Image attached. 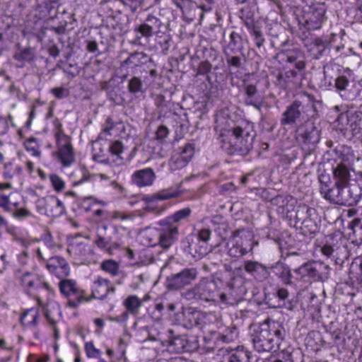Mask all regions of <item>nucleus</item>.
Here are the masks:
<instances>
[{
	"instance_id": "nucleus-29",
	"label": "nucleus",
	"mask_w": 362,
	"mask_h": 362,
	"mask_svg": "<svg viewBox=\"0 0 362 362\" xmlns=\"http://www.w3.org/2000/svg\"><path fill=\"white\" fill-rule=\"evenodd\" d=\"M125 132L124 122L120 119H114L111 116L105 119L102 132L98 136V140H107L108 136L117 135Z\"/></svg>"
},
{
	"instance_id": "nucleus-28",
	"label": "nucleus",
	"mask_w": 362,
	"mask_h": 362,
	"mask_svg": "<svg viewBox=\"0 0 362 362\" xmlns=\"http://www.w3.org/2000/svg\"><path fill=\"white\" fill-rule=\"evenodd\" d=\"M244 49L242 35L235 30H230L228 39L225 40L224 52L226 55L235 54H240L243 57Z\"/></svg>"
},
{
	"instance_id": "nucleus-40",
	"label": "nucleus",
	"mask_w": 362,
	"mask_h": 362,
	"mask_svg": "<svg viewBox=\"0 0 362 362\" xmlns=\"http://www.w3.org/2000/svg\"><path fill=\"white\" fill-rule=\"evenodd\" d=\"M191 209L185 207L175 211L172 215L167 216L165 218L163 219V221L170 226H176L179 229V226L182 221L187 220L191 215Z\"/></svg>"
},
{
	"instance_id": "nucleus-46",
	"label": "nucleus",
	"mask_w": 362,
	"mask_h": 362,
	"mask_svg": "<svg viewBox=\"0 0 362 362\" xmlns=\"http://www.w3.org/2000/svg\"><path fill=\"white\" fill-rule=\"evenodd\" d=\"M127 90L129 93L136 97L146 92L143 81L138 76H132L127 81Z\"/></svg>"
},
{
	"instance_id": "nucleus-50",
	"label": "nucleus",
	"mask_w": 362,
	"mask_h": 362,
	"mask_svg": "<svg viewBox=\"0 0 362 362\" xmlns=\"http://www.w3.org/2000/svg\"><path fill=\"white\" fill-rule=\"evenodd\" d=\"M124 150V144L119 140L111 141L108 148L110 153L112 156H116L117 160L119 161V164L123 163L124 158L122 157V154L123 153Z\"/></svg>"
},
{
	"instance_id": "nucleus-22",
	"label": "nucleus",
	"mask_w": 362,
	"mask_h": 362,
	"mask_svg": "<svg viewBox=\"0 0 362 362\" xmlns=\"http://www.w3.org/2000/svg\"><path fill=\"white\" fill-rule=\"evenodd\" d=\"M21 283L29 296H37V291L39 289H45L49 293H54V290L48 283L43 281L37 276L30 272H25L21 276Z\"/></svg>"
},
{
	"instance_id": "nucleus-18",
	"label": "nucleus",
	"mask_w": 362,
	"mask_h": 362,
	"mask_svg": "<svg viewBox=\"0 0 362 362\" xmlns=\"http://www.w3.org/2000/svg\"><path fill=\"white\" fill-rule=\"evenodd\" d=\"M334 86L340 97L346 100H354L362 93V84L354 79L341 75L336 78Z\"/></svg>"
},
{
	"instance_id": "nucleus-39",
	"label": "nucleus",
	"mask_w": 362,
	"mask_h": 362,
	"mask_svg": "<svg viewBox=\"0 0 362 362\" xmlns=\"http://www.w3.org/2000/svg\"><path fill=\"white\" fill-rule=\"evenodd\" d=\"M182 194V191L172 187L162 189L156 194L148 196L145 200L148 202H154L156 201H165L173 198L178 197Z\"/></svg>"
},
{
	"instance_id": "nucleus-49",
	"label": "nucleus",
	"mask_w": 362,
	"mask_h": 362,
	"mask_svg": "<svg viewBox=\"0 0 362 362\" xmlns=\"http://www.w3.org/2000/svg\"><path fill=\"white\" fill-rule=\"evenodd\" d=\"M13 58L18 62H33L35 58V50L30 47L19 49L15 53Z\"/></svg>"
},
{
	"instance_id": "nucleus-27",
	"label": "nucleus",
	"mask_w": 362,
	"mask_h": 362,
	"mask_svg": "<svg viewBox=\"0 0 362 362\" xmlns=\"http://www.w3.org/2000/svg\"><path fill=\"white\" fill-rule=\"evenodd\" d=\"M243 94L244 103L247 106H252L260 111L262 107L263 99L259 95L255 85L244 83L243 86Z\"/></svg>"
},
{
	"instance_id": "nucleus-5",
	"label": "nucleus",
	"mask_w": 362,
	"mask_h": 362,
	"mask_svg": "<svg viewBox=\"0 0 362 362\" xmlns=\"http://www.w3.org/2000/svg\"><path fill=\"white\" fill-rule=\"evenodd\" d=\"M250 338L256 351L270 352L280 349L285 338V329L277 322L267 319L254 326Z\"/></svg>"
},
{
	"instance_id": "nucleus-41",
	"label": "nucleus",
	"mask_w": 362,
	"mask_h": 362,
	"mask_svg": "<svg viewBox=\"0 0 362 362\" xmlns=\"http://www.w3.org/2000/svg\"><path fill=\"white\" fill-rule=\"evenodd\" d=\"M39 317V310L36 308H30L23 312L20 321L26 327L36 329L38 325Z\"/></svg>"
},
{
	"instance_id": "nucleus-4",
	"label": "nucleus",
	"mask_w": 362,
	"mask_h": 362,
	"mask_svg": "<svg viewBox=\"0 0 362 362\" xmlns=\"http://www.w3.org/2000/svg\"><path fill=\"white\" fill-rule=\"evenodd\" d=\"M255 136L253 124L245 123L222 133L218 140L221 148L228 155L246 156L253 148Z\"/></svg>"
},
{
	"instance_id": "nucleus-55",
	"label": "nucleus",
	"mask_w": 362,
	"mask_h": 362,
	"mask_svg": "<svg viewBox=\"0 0 362 362\" xmlns=\"http://www.w3.org/2000/svg\"><path fill=\"white\" fill-rule=\"evenodd\" d=\"M24 146L26 151L32 153V155L36 157L40 156V151H39V146L37 143L35 137H30L24 142Z\"/></svg>"
},
{
	"instance_id": "nucleus-61",
	"label": "nucleus",
	"mask_w": 362,
	"mask_h": 362,
	"mask_svg": "<svg viewBox=\"0 0 362 362\" xmlns=\"http://www.w3.org/2000/svg\"><path fill=\"white\" fill-rule=\"evenodd\" d=\"M49 180L52 187L57 192H61L64 189L65 183L58 175L51 174Z\"/></svg>"
},
{
	"instance_id": "nucleus-30",
	"label": "nucleus",
	"mask_w": 362,
	"mask_h": 362,
	"mask_svg": "<svg viewBox=\"0 0 362 362\" xmlns=\"http://www.w3.org/2000/svg\"><path fill=\"white\" fill-rule=\"evenodd\" d=\"M288 291L284 288H273L269 291L264 289V298L266 303L270 307H283L286 306V300L288 298Z\"/></svg>"
},
{
	"instance_id": "nucleus-63",
	"label": "nucleus",
	"mask_w": 362,
	"mask_h": 362,
	"mask_svg": "<svg viewBox=\"0 0 362 362\" xmlns=\"http://www.w3.org/2000/svg\"><path fill=\"white\" fill-rule=\"evenodd\" d=\"M351 183L358 189V194L362 197V171L356 172L354 170Z\"/></svg>"
},
{
	"instance_id": "nucleus-11",
	"label": "nucleus",
	"mask_w": 362,
	"mask_h": 362,
	"mask_svg": "<svg viewBox=\"0 0 362 362\" xmlns=\"http://www.w3.org/2000/svg\"><path fill=\"white\" fill-rule=\"evenodd\" d=\"M295 134L297 142L308 154H310L316 148L320 140V131L312 118L298 125Z\"/></svg>"
},
{
	"instance_id": "nucleus-26",
	"label": "nucleus",
	"mask_w": 362,
	"mask_h": 362,
	"mask_svg": "<svg viewBox=\"0 0 362 362\" xmlns=\"http://www.w3.org/2000/svg\"><path fill=\"white\" fill-rule=\"evenodd\" d=\"M126 310L121 315H117L112 319V321L117 322H126L129 315H136L139 313V308L142 305L141 300L135 295L129 296L122 303Z\"/></svg>"
},
{
	"instance_id": "nucleus-8",
	"label": "nucleus",
	"mask_w": 362,
	"mask_h": 362,
	"mask_svg": "<svg viewBox=\"0 0 362 362\" xmlns=\"http://www.w3.org/2000/svg\"><path fill=\"white\" fill-rule=\"evenodd\" d=\"M160 16L159 13H148L139 24L135 25L134 28L135 36L132 44L144 46L153 35L166 29V25Z\"/></svg>"
},
{
	"instance_id": "nucleus-31",
	"label": "nucleus",
	"mask_w": 362,
	"mask_h": 362,
	"mask_svg": "<svg viewBox=\"0 0 362 362\" xmlns=\"http://www.w3.org/2000/svg\"><path fill=\"white\" fill-rule=\"evenodd\" d=\"M156 178L153 170L151 168H146L134 171L131 176V181L137 187H144L151 186Z\"/></svg>"
},
{
	"instance_id": "nucleus-54",
	"label": "nucleus",
	"mask_w": 362,
	"mask_h": 362,
	"mask_svg": "<svg viewBox=\"0 0 362 362\" xmlns=\"http://www.w3.org/2000/svg\"><path fill=\"white\" fill-rule=\"evenodd\" d=\"M188 163L177 153L172 156L169 161V166L171 170L175 171L184 168Z\"/></svg>"
},
{
	"instance_id": "nucleus-20",
	"label": "nucleus",
	"mask_w": 362,
	"mask_h": 362,
	"mask_svg": "<svg viewBox=\"0 0 362 362\" xmlns=\"http://www.w3.org/2000/svg\"><path fill=\"white\" fill-rule=\"evenodd\" d=\"M37 206L39 212L53 218H59L66 213L62 202L53 195L39 199Z\"/></svg>"
},
{
	"instance_id": "nucleus-62",
	"label": "nucleus",
	"mask_w": 362,
	"mask_h": 362,
	"mask_svg": "<svg viewBox=\"0 0 362 362\" xmlns=\"http://www.w3.org/2000/svg\"><path fill=\"white\" fill-rule=\"evenodd\" d=\"M85 351L88 358H100L101 351L96 349L92 341H88L85 344Z\"/></svg>"
},
{
	"instance_id": "nucleus-53",
	"label": "nucleus",
	"mask_w": 362,
	"mask_h": 362,
	"mask_svg": "<svg viewBox=\"0 0 362 362\" xmlns=\"http://www.w3.org/2000/svg\"><path fill=\"white\" fill-rule=\"evenodd\" d=\"M100 268L112 276H117L119 272V265L113 259L104 260L100 264Z\"/></svg>"
},
{
	"instance_id": "nucleus-52",
	"label": "nucleus",
	"mask_w": 362,
	"mask_h": 362,
	"mask_svg": "<svg viewBox=\"0 0 362 362\" xmlns=\"http://www.w3.org/2000/svg\"><path fill=\"white\" fill-rule=\"evenodd\" d=\"M248 31L252 37V40L255 42V45L259 49V51H261V49L263 47L265 42V38L260 28L257 25L255 28H252V29L248 30Z\"/></svg>"
},
{
	"instance_id": "nucleus-48",
	"label": "nucleus",
	"mask_w": 362,
	"mask_h": 362,
	"mask_svg": "<svg viewBox=\"0 0 362 362\" xmlns=\"http://www.w3.org/2000/svg\"><path fill=\"white\" fill-rule=\"evenodd\" d=\"M155 36L156 45L160 49L161 52L163 54H167L172 45V37L170 35L162 30L159 33L155 35Z\"/></svg>"
},
{
	"instance_id": "nucleus-51",
	"label": "nucleus",
	"mask_w": 362,
	"mask_h": 362,
	"mask_svg": "<svg viewBox=\"0 0 362 362\" xmlns=\"http://www.w3.org/2000/svg\"><path fill=\"white\" fill-rule=\"evenodd\" d=\"M185 320H187L188 322H184L183 326L187 329H192L194 327H197L199 325V321L201 318H204L206 316L202 315L199 313H194V312H187L184 313Z\"/></svg>"
},
{
	"instance_id": "nucleus-45",
	"label": "nucleus",
	"mask_w": 362,
	"mask_h": 362,
	"mask_svg": "<svg viewBox=\"0 0 362 362\" xmlns=\"http://www.w3.org/2000/svg\"><path fill=\"white\" fill-rule=\"evenodd\" d=\"M351 137L362 139V112H355L351 113Z\"/></svg>"
},
{
	"instance_id": "nucleus-12",
	"label": "nucleus",
	"mask_w": 362,
	"mask_h": 362,
	"mask_svg": "<svg viewBox=\"0 0 362 362\" xmlns=\"http://www.w3.org/2000/svg\"><path fill=\"white\" fill-rule=\"evenodd\" d=\"M158 225L160 228L150 230V235L154 238H149V243L168 249L178 239L179 229L176 226L168 225L163 220L158 222Z\"/></svg>"
},
{
	"instance_id": "nucleus-25",
	"label": "nucleus",
	"mask_w": 362,
	"mask_h": 362,
	"mask_svg": "<svg viewBox=\"0 0 362 362\" xmlns=\"http://www.w3.org/2000/svg\"><path fill=\"white\" fill-rule=\"evenodd\" d=\"M112 229V233L115 235V238H105L98 234L93 242L98 248L106 251L110 255L112 253L114 250L118 249L121 247V238L118 236L119 229L117 226H113Z\"/></svg>"
},
{
	"instance_id": "nucleus-59",
	"label": "nucleus",
	"mask_w": 362,
	"mask_h": 362,
	"mask_svg": "<svg viewBox=\"0 0 362 362\" xmlns=\"http://www.w3.org/2000/svg\"><path fill=\"white\" fill-rule=\"evenodd\" d=\"M226 62L230 66L235 68H240L242 65V62L245 61V55L243 57L240 54H230L226 55Z\"/></svg>"
},
{
	"instance_id": "nucleus-6",
	"label": "nucleus",
	"mask_w": 362,
	"mask_h": 362,
	"mask_svg": "<svg viewBox=\"0 0 362 362\" xmlns=\"http://www.w3.org/2000/svg\"><path fill=\"white\" fill-rule=\"evenodd\" d=\"M320 104L321 102L316 100L313 95L304 93L286 107L280 119L281 125L297 127L300 123L313 117L310 115V112L317 114V105Z\"/></svg>"
},
{
	"instance_id": "nucleus-3",
	"label": "nucleus",
	"mask_w": 362,
	"mask_h": 362,
	"mask_svg": "<svg viewBox=\"0 0 362 362\" xmlns=\"http://www.w3.org/2000/svg\"><path fill=\"white\" fill-rule=\"evenodd\" d=\"M288 41L281 44V49L276 54V59L286 66L287 70L279 72L276 77V84L282 89L293 88L300 83L305 72V55L297 46L288 47Z\"/></svg>"
},
{
	"instance_id": "nucleus-32",
	"label": "nucleus",
	"mask_w": 362,
	"mask_h": 362,
	"mask_svg": "<svg viewBox=\"0 0 362 362\" xmlns=\"http://www.w3.org/2000/svg\"><path fill=\"white\" fill-rule=\"evenodd\" d=\"M243 266L247 273L259 281L269 276V267L257 261L246 260L244 261Z\"/></svg>"
},
{
	"instance_id": "nucleus-42",
	"label": "nucleus",
	"mask_w": 362,
	"mask_h": 362,
	"mask_svg": "<svg viewBox=\"0 0 362 362\" xmlns=\"http://www.w3.org/2000/svg\"><path fill=\"white\" fill-rule=\"evenodd\" d=\"M317 214L315 208L309 206L307 204H299L296 211V223L302 224L308 219L312 218V214Z\"/></svg>"
},
{
	"instance_id": "nucleus-15",
	"label": "nucleus",
	"mask_w": 362,
	"mask_h": 362,
	"mask_svg": "<svg viewBox=\"0 0 362 362\" xmlns=\"http://www.w3.org/2000/svg\"><path fill=\"white\" fill-rule=\"evenodd\" d=\"M294 272L302 277H308L313 281L324 282L329 278L330 268L322 262H307Z\"/></svg>"
},
{
	"instance_id": "nucleus-37",
	"label": "nucleus",
	"mask_w": 362,
	"mask_h": 362,
	"mask_svg": "<svg viewBox=\"0 0 362 362\" xmlns=\"http://www.w3.org/2000/svg\"><path fill=\"white\" fill-rule=\"evenodd\" d=\"M110 281L100 276L94 281L92 286L91 298L104 300L108 294V284Z\"/></svg>"
},
{
	"instance_id": "nucleus-64",
	"label": "nucleus",
	"mask_w": 362,
	"mask_h": 362,
	"mask_svg": "<svg viewBox=\"0 0 362 362\" xmlns=\"http://www.w3.org/2000/svg\"><path fill=\"white\" fill-rule=\"evenodd\" d=\"M351 271H358L356 278L362 280V256L354 258L351 265Z\"/></svg>"
},
{
	"instance_id": "nucleus-24",
	"label": "nucleus",
	"mask_w": 362,
	"mask_h": 362,
	"mask_svg": "<svg viewBox=\"0 0 362 362\" xmlns=\"http://www.w3.org/2000/svg\"><path fill=\"white\" fill-rule=\"evenodd\" d=\"M211 336L209 338L205 336L204 339H207L214 343V345L220 346L223 344H228L235 341L238 337V331L235 326L230 325L226 327L222 332L211 330L209 332Z\"/></svg>"
},
{
	"instance_id": "nucleus-7",
	"label": "nucleus",
	"mask_w": 362,
	"mask_h": 362,
	"mask_svg": "<svg viewBox=\"0 0 362 362\" xmlns=\"http://www.w3.org/2000/svg\"><path fill=\"white\" fill-rule=\"evenodd\" d=\"M211 234L209 228H202L197 233H190L181 241V248L194 259H200L211 250L209 247Z\"/></svg>"
},
{
	"instance_id": "nucleus-2",
	"label": "nucleus",
	"mask_w": 362,
	"mask_h": 362,
	"mask_svg": "<svg viewBox=\"0 0 362 362\" xmlns=\"http://www.w3.org/2000/svg\"><path fill=\"white\" fill-rule=\"evenodd\" d=\"M334 151L337 156L332 168L334 189L327 202L339 206H354L361 197L358 189L351 183L354 173V154L344 146Z\"/></svg>"
},
{
	"instance_id": "nucleus-10",
	"label": "nucleus",
	"mask_w": 362,
	"mask_h": 362,
	"mask_svg": "<svg viewBox=\"0 0 362 362\" xmlns=\"http://www.w3.org/2000/svg\"><path fill=\"white\" fill-rule=\"evenodd\" d=\"M320 251L323 255L331 259L340 268L349 259L350 256L348 240L341 234L329 235Z\"/></svg>"
},
{
	"instance_id": "nucleus-21",
	"label": "nucleus",
	"mask_w": 362,
	"mask_h": 362,
	"mask_svg": "<svg viewBox=\"0 0 362 362\" xmlns=\"http://www.w3.org/2000/svg\"><path fill=\"white\" fill-rule=\"evenodd\" d=\"M170 339L168 340L167 346L169 351L173 353L190 352L198 348V341L196 339L189 340L185 335L173 337V331L169 329Z\"/></svg>"
},
{
	"instance_id": "nucleus-38",
	"label": "nucleus",
	"mask_w": 362,
	"mask_h": 362,
	"mask_svg": "<svg viewBox=\"0 0 362 362\" xmlns=\"http://www.w3.org/2000/svg\"><path fill=\"white\" fill-rule=\"evenodd\" d=\"M312 218L308 219L305 223L300 224V231L305 236L310 235L313 238L320 231V218L318 214H312Z\"/></svg>"
},
{
	"instance_id": "nucleus-47",
	"label": "nucleus",
	"mask_w": 362,
	"mask_h": 362,
	"mask_svg": "<svg viewBox=\"0 0 362 362\" xmlns=\"http://www.w3.org/2000/svg\"><path fill=\"white\" fill-rule=\"evenodd\" d=\"M318 180L320 182V194L326 201H328L334 189V185L332 186L330 185V177L328 175L323 173L319 175Z\"/></svg>"
},
{
	"instance_id": "nucleus-56",
	"label": "nucleus",
	"mask_w": 362,
	"mask_h": 362,
	"mask_svg": "<svg viewBox=\"0 0 362 362\" xmlns=\"http://www.w3.org/2000/svg\"><path fill=\"white\" fill-rule=\"evenodd\" d=\"M240 14V18L244 21L245 25L247 27V30H250L252 28L257 26L254 21L253 14L248 8H242Z\"/></svg>"
},
{
	"instance_id": "nucleus-19",
	"label": "nucleus",
	"mask_w": 362,
	"mask_h": 362,
	"mask_svg": "<svg viewBox=\"0 0 362 362\" xmlns=\"http://www.w3.org/2000/svg\"><path fill=\"white\" fill-rule=\"evenodd\" d=\"M36 256L39 261L46 262V268L52 274L58 279L66 278L70 274V267L66 260L60 256H52L47 258L43 256L42 251L37 249Z\"/></svg>"
},
{
	"instance_id": "nucleus-23",
	"label": "nucleus",
	"mask_w": 362,
	"mask_h": 362,
	"mask_svg": "<svg viewBox=\"0 0 362 362\" xmlns=\"http://www.w3.org/2000/svg\"><path fill=\"white\" fill-rule=\"evenodd\" d=\"M324 4H315L308 8L303 16L305 27L309 30L320 29L325 20Z\"/></svg>"
},
{
	"instance_id": "nucleus-60",
	"label": "nucleus",
	"mask_w": 362,
	"mask_h": 362,
	"mask_svg": "<svg viewBox=\"0 0 362 362\" xmlns=\"http://www.w3.org/2000/svg\"><path fill=\"white\" fill-rule=\"evenodd\" d=\"M86 244L80 243L76 245H71L68 249L67 252L70 255L83 257L86 255Z\"/></svg>"
},
{
	"instance_id": "nucleus-33",
	"label": "nucleus",
	"mask_w": 362,
	"mask_h": 362,
	"mask_svg": "<svg viewBox=\"0 0 362 362\" xmlns=\"http://www.w3.org/2000/svg\"><path fill=\"white\" fill-rule=\"evenodd\" d=\"M38 303L42 307L44 315L48 322L51 325H56L57 322L62 317V311L59 303L54 300H50L45 305L39 297H37Z\"/></svg>"
},
{
	"instance_id": "nucleus-13",
	"label": "nucleus",
	"mask_w": 362,
	"mask_h": 362,
	"mask_svg": "<svg viewBox=\"0 0 362 362\" xmlns=\"http://www.w3.org/2000/svg\"><path fill=\"white\" fill-rule=\"evenodd\" d=\"M198 276V270L195 267H187L180 272L172 274L165 278V288L168 291H178L190 286Z\"/></svg>"
},
{
	"instance_id": "nucleus-16",
	"label": "nucleus",
	"mask_w": 362,
	"mask_h": 362,
	"mask_svg": "<svg viewBox=\"0 0 362 362\" xmlns=\"http://www.w3.org/2000/svg\"><path fill=\"white\" fill-rule=\"evenodd\" d=\"M55 138L60 162L64 167L70 166L75 161V156L71 138L64 132L61 124L55 132Z\"/></svg>"
},
{
	"instance_id": "nucleus-14",
	"label": "nucleus",
	"mask_w": 362,
	"mask_h": 362,
	"mask_svg": "<svg viewBox=\"0 0 362 362\" xmlns=\"http://www.w3.org/2000/svg\"><path fill=\"white\" fill-rule=\"evenodd\" d=\"M58 285L60 293L68 300L67 306L76 308L82 303L90 301L89 298L85 297V291L78 286L76 281L64 278Z\"/></svg>"
},
{
	"instance_id": "nucleus-44",
	"label": "nucleus",
	"mask_w": 362,
	"mask_h": 362,
	"mask_svg": "<svg viewBox=\"0 0 362 362\" xmlns=\"http://www.w3.org/2000/svg\"><path fill=\"white\" fill-rule=\"evenodd\" d=\"M152 62L153 59L148 54L144 52L132 53L122 63V66L132 65L133 66H139L147 62Z\"/></svg>"
},
{
	"instance_id": "nucleus-43",
	"label": "nucleus",
	"mask_w": 362,
	"mask_h": 362,
	"mask_svg": "<svg viewBox=\"0 0 362 362\" xmlns=\"http://www.w3.org/2000/svg\"><path fill=\"white\" fill-rule=\"evenodd\" d=\"M172 119L174 122L173 127L177 136L182 137L187 129V114L182 115H178L175 112L171 114Z\"/></svg>"
},
{
	"instance_id": "nucleus-34",
	"label": "nucleus",
	"mask_w": 362,
	"mask_h": 362,
	"mask_svg": "<svg viewBox=\"0 0 362 362\" xmlns=\"http://www.w3.org/2000/svg\"><path fill=\"white\" fill-rule=\"evenodd\" d=\"M276 276L286 285H291L293 284V275L290 267L284 262L278 261L269 267V270Z\"/></svg>"
},
{
	"instance_id": "nucleus-17",
	"label": "nucleus",
	"mask_w": 362,
	"mask_h": 362,
	"mask_svg": "<svg viewBox=\"0 0 362 362\" xmlns=\"http://www.w3.org/2000/svg\"><path fill=\"white\" fill-rule=\"evenodd\" d=\"M337 35L332 33L329 35H323L315 37L312 42L305 44L307 51L313 59H320L323 57H329L332 44Z\"/></svg>"
},
{
	"instance_id": "nucleus-58",
	"label": "nucleus",
	"mask_w": 362,
	"mask_h": 362,
	"mask_svg": "<svg viewBox=\"0 0 362 362\" xmlns=\"http://www.w3.org/2000/svg\"><path fill=\"white\" fill-rule=\"evenodd\" d=\"M194 144L187 143L182 148L180 153L178 154L189 163L194 156Z\"/></svg>"
},
{
	"instance_id": "nucleus-36",
	"label": "nucleus",
	"mask_w": 362,
	"mask_h": 362,
	"mask_svg": "<svg viewBox=\"0 0 362 362\" xmlns=\"http://www.w3.org/2000/svg\"><path fill=\"white\" fill-rule=\"evenodd\" d=\"M251 353L244 346L227 350L225 355L226 362H250Z\"/></svg>"
},
{
	"instance_id": "nucleus-9",
	"label": "nucleus",
	"mask_w": 362,
	"mask_h": 362,
	"mask_svg": "<svg viewBox=\"0 0 362 362\" xmlns=\"http://www.w3.org/2000/svg\"><path fill=\"white\" fill-rule=\"evenodd\" d=\"M257 244L251 231L244 228L238 229L233 232L227 242V253L231 257H242L252 252L255 245Z\"/></svg>"
},
{
	"instance_id": "nucleus-1",
	"label": "nucleus",
	"mask_w": 362,
	"mask_h": 362,
	"mask_svg": "<svg viewBox=\"0 0 362 362\" xmlns=\"http://www.w3.org/2000/svg\"><path fill=\"white\" fill-rule=\"evenodd\" d=\"M250 285L238 272H233L221 291L216 280L202 278L192 288L183 292L182 296L189 301L221 303L234 306L246 299Z\"/></svg>"
},
{
	"instance_id": "nucleus-57",
	"label": "nucleus",
	"mask_w": 362,
	"mask_h": 362,
	"mask_svg": "<svg viewBox=\"0 0 362 362\" xmlns=\"http://www.w3.org/2000/svg\"><path fill=\"white\" fill-rule=\"evenodd\" d=\"M119 1L131 11L134 13L142 5L146 4L148 0H119Z\"/></svg>"
},
{
	"instance_id": "nucleus-35",
	"label": "nucleus",
	"mask_w": 362,
	"mask_h": 362,
	"mask_svg": "<svg viewBox=\"0 0 362 362\" xmlns=\"http://www.w3.org/2000/svg\"><path fill=\"white\" fill-rule=\"evenodd\" d=\"M334 128L336 131L342 134L344 137L351 138V113L348 111L339 114L333 122Z\"/></svg>"
}]
</instances>
